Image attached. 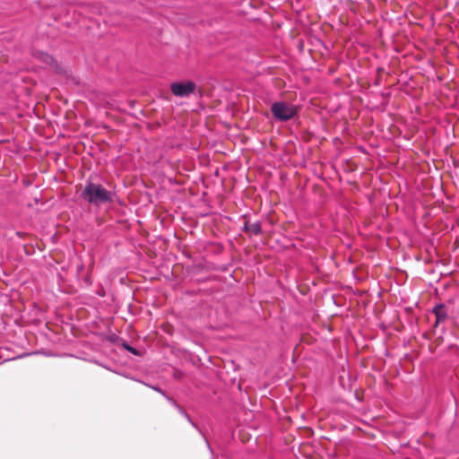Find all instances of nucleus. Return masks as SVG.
I'll return each mask as SVG.
<instances>
[{
    "label": "nucleus",
    "mask_w": 459,
    "mask_h": 459,
    "mask_svg": "<svg viewBox=\"0 0 459 459\" xmlns=\"http://www.w3.org/2000/svg\"><path fill=\"white\" fill-rule=\"evenodd\" d=\"M434 314L437 317V323L442 322L446 317V311L444 305H437L433 309Z\"/></svg>",
    "instance_id": "nucleus-4"
},
{
    "label": "nucleus",
    "mask_w": 459,
    "mask_h": 459,
    "mask_svg": "<svg viewBox=\"0 0 459 459\" xmlns=\"http://www.w3.org/2000/svg\"><path fill=\"white\" fill-rule=\"evenodd\" d=\"M126 349L132 352L133 354H137L136 350L134 348H132L130 346H126Z\"/></svg>",
    "instance_id": "nucleus-6"
},
{
    "label": "nucleus",
    "mask_w": 459,
    "mask_h": 459,
    "mask_svg": "<svg viewBox=\"0 0 459 459\" xmlns=\"http://www.w3.org/2000/svg\"><path fill=\"white\" fill-rule=\"evenodd\" d=\"M271 111L274 118L281 121L291 119L297 113V108L285 102H275L271 107Z\"/></svg>",
    "instance_id": "nucleus-2"
},
{
    "label": "nucleus",
    "mask_w": 459,
    "mask_h": 459,
    "mask_svg": "<svg viewBox=\"0 0 459 459\" xmlns=\"http://www.w3.org/2000/svg\"><path fill=\"white\" fill-rule=\"evenodd\" d=\"M249 230L254 234H259L261 231V227L258 223H254L250 226Z\"/></svg>",
    "instance_id": "nucleus-5"
},
{
    "label": "nucleus",
    "mask_w": 459,
    "mask_h": 459,
    "mask_svg": "<svg viewBox=\"0 0 459 459\" xmlns=\"http://www.w3.org/2000/svg\"><path fill=\"white\" fill-rule=\"evenodd\" d=\"M182 414H184V415H185V417L187 419V420H188L189 422H191V424H192L193 426H195V424L191 421L190 418L188 417V415H187L185 411H182Z\"/></svg>",
    "instance_id": "nucleus-7"
},
{
    "label": "nucleus",
    "mask_w": 459,
    "mask_h": 459,
    "mask_svg": "<svg viewBox=\"0 0 459 459\" xmlns=\"http://www.w3.org/2000/svg\"><path fill=\"white\" fill-rule=\"evenodd\" d=\"M171 91L178 97H187L195 91V84L190 81L178 82L171 84Z\"/></svg>",
    "instance_id": "nucleus-3"
},
{
    "label": "nucleus",
    "mask_w": 459,
    "mask_h": 459,
    "mask_svg": "<svg viewBox=\"0 0 459 459\" xmlns=\"http://www.w3.org/2000/svg\"><path fill=\"white\" fill-rule=\"evenodd\" d=\"M81 196L83 200L93 205H100L101 204L111 202L113 200L114 194L108 191L100 184L88 182L82 191Z\"/></svg>",
    "instance_id": "nucleus-1"
}]
</instances>
